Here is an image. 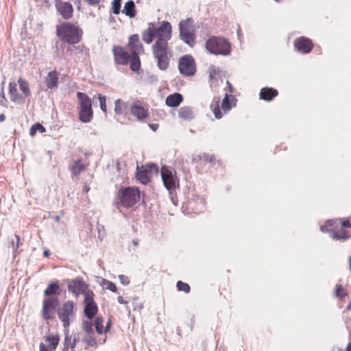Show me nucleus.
<instances>
[{"mask_svg":"<svg viewBox=\"0 0 351 351\" xmlns=\"http://www.w3.org/2000/svg\"><path fill=\"white\" fill-rule=\"evenodd\" d=\"M178 69L181 74L185 76H193L196 72V64L191 55H184L179 58Z\"/></svg>","mask_w":351,"mask_h":351,"instance_id":"obj_7","label":"nucleus"},{"mask_svg":"<svg viewBox=\"0 0 351 351\" xmlns=\"http://www.w3.org/2000/svg\"><path fill=\"white\" fill-rule=\"evenodd\" d=\"M337 351H344V350H343L341 348H339V349H338ZM346 351H351V342L350 343H348V345L347 346Z\"/></svg>","mask_w":351,"mask_h":351,"instance_id":"obj_55","label":"nucleus"},{"mask_svg":"<svg viewBox=\"0 0 351 351\" xmlns=\"http://www.w3.org/2000/svg\"><path fill=\"white\" fill-rule=\"evenodd\" d=\"M112 53L117 64L126 65L128 64L131 55L122 47L114 46L112 49Z\"/></svg>","mask_w":351,"mask_h":351,"instance_id":"obj_14","label":"nucleus"},{"mask_svg":"<svg viewBox=\"0 0 351 351\" xmlns=\"http://www.w3.org/2000/svg\"><path fill=\"white\" fill-rule=\"evenodd\" d=\"M335 294L337 297L342 298L347 295V292L343 289L341 285H337Z\"/></svg>","mask_w":351,"mask_h":351,"instance_id":"obj_41","label":"nucleus"},{"mask_svg":"<svg viewBox=\"0 0 351 351\" xmlns=\"http://www.w3.org/2000/svg\"><path fill=\"white\" fill-rule=\"evenodd\" d=\"M40 351H52V350L50 348H49L48 346H46L43 343H40Z\"/></svg>","mask_w":351,"mask_h":351,"instance_id":"obj_51","label":"nucleus"},{"mask_svg":"<svg viewBox=\"0 0 351 351\" xmlns=\"http://www.w3.org/2000/svg\"><path fill=\"white\" fill-rule=\"evenodd\" d=\"M347 309L348 310H350L351 309V303L347 306Z\"/></svg>","mask_w":351,"mask_h":351,"instance_id":"obj_64","label":"nucleus"},{"mask_svg":"<svg viewBox=\"0 0 351 351\" xmlns=\"http://www.w3.org/2000/svg\"><path fill=\"white\" fill-rule=\"evenodd\" d=\"M54 220L56 221V222H59L60 220V217L59 215H57L54 217Z\"/></svg>","mask_w":351,"mask_h":351,"instance_id":"obj_60","label":"nucleus"},{"mask_svg":"<svg viewBox=\"0 0 351 351\" xmlns=\"http://www.w3.org/2000/svg\"><path fill=\"white\" fill-rule=\"evenodd\" d=\"M226 84L228 86L229 92L230 93H232L233 92V86H232V85L230 84V82L229 81L226 82Z\"/></svg>","mask_w":351,"mask_h":351,"instance_id":"obj_54","label":"nucleus"},{"mask_svg":"<svg viewBox=\"0 0 351 351\" xmlns=\"http://www.w3.org/2000/svg\"><path fill=\"white\" fill-rule=\"evenodd\" d=\"M219 74V70L215 66H211L209 68V77L211 80H217Z\"/></svg>","mask_w":351,"mask_h":351,"instance_id":"obj_40","label":"nucleus"},{"mask_svg":"<svg viewBox=\"0 0 351 351\" xmlns=\"http://www.w3.org/2000/svg\"><path fill=\"white\" fill-rule=\"evenodd\" d=\"M56 7L60 14L64 19H69L73 16V8L69 2L56 1Z\"/></svg>","mask_w":351,"mask_h":351,"instance_id":"obj_16","label":"nucleus"},{"mask_svg":"<svg viewBox=\"0 0 351 351\" xmlns=\"http://www.w3.org/2000/svg\"><path fill=\"white\" fill-rule=\"evenodd\" d=\"M58 75L56 71H50L45 77V83L48 88L53 89L58 86Z\"/></svg>","mask_w":351,"mask_h":351,"instance_id":"obj_21","label":"nucleus"},{"mask_svg":"<svg viewBox=\"0 0 351 351\" xmlns=\"http://www.w3.org/2000/svg\"><path fill=\"white\" fill-rule=\"evenodd\" d=\"M206 48L215 55L228 56L231 51L230 43L223 37H210L206 42Z\"/></svg>","mask_w":351,"mask_h":351,"instance_id":"obj_4","label":"nucleus"},{"mask_svg":"<svg viewBox=\"0 0 351 351\" xmlns=\"http://www.w3.org/2000/svg\"><path fill=\"white\" fill-rule=\"evenodd\" d=\"M94 325L96 331L99 334H103L104 332V328L103 326V319L101 317H97L95 319Z\"/></svg>","mask_w":351,"mask_h":351,"instance_id":"obj_35","label":"nucleus"},{"mask_svg":"<svg viewBox=\"0 0 351 351\" xmlns=\"http://www.w3.org/2000/svg\"><path fill=\"white\" fill-rule=\"evenodd\" d=\"M336 221L333 220H328L325 226H322L320 230L322 232L330 231L331 237L335 240H346L348 237L346 236V232L343 229L335 230L337 227L335 226Z\"/></svg>","mask_w":351,"mask_h":351,"instance_id":"obj_12","label":"nucleus"},{"mask_svg":"<svg viewBox=\"0 0 351 351\" xmlns=\"http://www.w3.org/2000/svg\"><path fill=\"white\" fill-rule=\"evenodd\" d=\"M149 126H150V128H151L152 129H153L154 130H156V128H157V126H156V125H154V124H150V125H149Z\"/></svg>","mask_w":351,"mask_h":351,"instance_id":"obj_62","label":"nucleus"},{"mask_svg":"<svg viewBox=\"0 0 351 351\" xmlns=\"http://www.w3.org/2000/svg\"><path fill=\"white\" fill-rule=\"evenodd\" d=\"M58 304L59 300L56 297L47 298L43 300L41 313L44 319L49 320L53 317Z\"/></svg>","mask_w":351,"mask_h":351,"instance_id":"obj_9","label":"nucleus"},{"mask_svg":"<svg viewBox=\"0 0 351 351\" xmlns=\"http://www.w3.org/2000/svg\"><path fill=\"white\" fill-rule=\"evenodd\" d=\"M122 12L130 18L134 17L136 15L134 2L132 0L126 2L124 5Z\"/></svg>","mask_w":351,"mask_h":351,"instance_id":"obj_26","label":"nucleus"},{"mask_svg":"<svg viewBox=\"0 0 351 351\" xmlns=\"http://www.w3.org/2000/svg\"><path fill=\"white\" fill-rule=\"evenodd\" d=\"M90 188L87 186V185H85L84 186V189H83V191L86 193H87L88 191H89Z\"/></svg>","mask_w":351,"mask_h":351,"instance_id":"obj_59","label":"nucleus"},{"mask_svg":"<svg viewBox=\"0 0 351 351\" xmlns=\"http://www.w3.org/2000/svg\"><path fill=\"white\" fill-rule=\"evenodd\" d=\"M118 278L121 283L123 284V285H128L130 284V280L128 276L123 274H120L119 275Z\"/></svg>","mask_w":351,"mask_h":351,"instance_id":"obj_47","label":"nucleus"},{"mask_svg":"<svg viewBox=\"0 0 351 351\" xmlns=\"http://www.w3.org/2000/svg\"><path fill=\"white\" fill-rule=\"evenodd\" d=\"M58 38L69 44H76L80 42L82 31L74 24L64 22L56 27Z\"/></svg>","mask_w":351,"mask_h":351,"instance_id":"obj_2","label":"nucleus"},{"mask_svg":"<svg viewBox=\"0 0 351 351\" xmlns=\"http://www.w3.org/2000/svg\"><path fill=\"white\" fill-rule=\"evenodd\" d=\"M37 131H39L40 133H43L46 130L40 123H36L30 128L29 135L32 136H34Z\"/></svg>","mask_w":351,"mask_h":351,"instance_id":"obj_34","label":"nucleus"},{"mask_svg":"<svg viewBox=\"0 0 351 351\" xmlns=\"http://www.w3.org/2000/svg\"><path fill=\"white\" fill-rule=\"evenodd\" d=\"M349 264H350V271H351V257L349 259Z\"/></svg>","mask_w":351,"mask_h":351,"instance_id":"obj_63","label":"nucleus"},{"mask_svg":"<svg viewBox=\"0 0 351 351\" xmlns=\"http://www.w3.org/2000/svg\"><path fill=\"white\" fill-rule=\"evenodd\" d=\"M154 38H156V35L152 25H149V28L143 32L142 39L145 43L150 44Z\"/></svg>","mask_w":351,"mask_h":351,"instance_id":"obj_29","label":"nucleus"},{"mask_svg":"<svg viewBox=\"0 0 351 351\" xmlns=\"http://www.w3.org/2000/svg\"><path fill=\"white\" fill-rule=\"evenodd\" d=\"M83 328L89 335L94 333L93 323L90 319L86 320L83 322Z\"/></svg>","mask_w":351,"mask_h":351,"instance_id":"obj_38","label":"nucleus"},{"mask_svg":"<svg viewBox=\"0 0 351 351\" xmlns=\"http://www.w3.org/2000/svg\"><path fill=\"white\" fill-rule=\"evenodd\" d=\"M90 5H97L99 3L101 0H85Z\"/></svg>","mask_w":351,"mask_h":351,"instance_id":"obj_52","label":"nucleus"},{"mask_svg":"<svg viewBox=\"0 0 351 351\" xmlns=\"http://www.w3.org/2000/svg\"><path fill=\"white\" fill-rule=\"evenodd\" d=\"M161 177L165 188L169 191H171L175 189L178 185V180L173 173L167 166H163L161 169Z\"/></svg>","mask_w":351,"mask_h":351,"instance_id":"obj_11","label":"nucleus"},{"mask_svg":"<svg viewBox=\"0 0 351 351\" xmlns=\"http://www.w3.org/2000/svg\"><path fill=\"white\" fill-rule=\"evenodd\" d=\"M65 337L63 343L62 351H69L71 348V350L74 349L77 342L78 341V339L75 335L73 338H72L71 335H69V332L67 329L64 330Z\"/></svg>","mask_w":351,"mask_h":351,"instance_id":"obj_18","label":"nucleus"},{"mask_svg":"<svg viewBox=\"0 0 351 351\" xmlns=\"http://www.w3.org/2000/svg\"><path fill=\"white\" fill-rule=\"evenodd\" d=\"M98 99L99 100V106H100L101 110L104 112H106V96H104V95H101L99 94L98 95Z\"/></svg>","mask_w":351,"mask_h":351,"instance_id":"obj_43","label":"nucleus"},{"mask_svg":"<svg viewBox=\"0 0 351 351\" xmlns=\"http://www.w3.org/2000/svg\"><path fill=\"white\" fill-rule=\"evenodd\" d=\"M128 45L133 51H137L139 48L143 49V45L139 43V38L137 34H133L130 37Z\"/></svg>","mask_w":351,"mask_h":351,"instance_id":"obj_30","label":"nucleus"},{"mask_svg":"<svg viewBox=\"0 0 351 351\" xmlns=\"http://www.w3.org/2000/svg\"><path fill=\"white\" fill-rule=\"evenodd\" d=\"M130 69L134 72H137L141 67L140 58L136 51H132L131 53L130 60Z\"/></svg>","mask_w":351,"mask_h":351,"instance_id":"obj_25","label":"nucleus"},{"mask_svg":"<svg viewBox=\"0 0 351 351\" xmlns=\"http://www.w3.org/2000/svg\"><path fill=\"white\" fill-rule=\"evenodd\" d=\"M192 23L193 20L191 19L181 21L179 23L180 39L191 47L193 46L195 37Z\"/></svg>","mask_w":351,"mask_h":351,"instance_id":"obj_6","label":"nucleus"},{"mask_svg":"<svg viewBox=\"0 0 351 351\" xmlns=\"http://www.w3.org/2000/svg\"><path fill=\"white\" fill-rule=\"evenodd\" d=\"M104 285H106V288L114 293L117 292V288L115 284L111 281L104 280Z\"/></svg>","mask_w":351,"mask_h":351,"instance_id":"obj_42","label":"nucleus"},{"mask_svg":"<svg viewBox=\"0 0 351 351\" xmlns=\"http://www.w3.org/2000/svg\"><path fill=\"white\" fill-rule=\"evenodd\" d=\"M74 303L72 301L64 302L61 308L58 310L59 319L62 322L64 329H67L70 325V320L73 317Z\"/></svg>","mask_w":351,"mask_h":351,"instance_id":"obj_8","label":"nucleus"},{"mask_svg":"<svg viewBox=\"0 0 351 351\" xmlns=\"http://www.w3.org/2000/svg\"><path fill=\"white\" fill-rule=\"evenodd\" d=\"M68 290L71 292L75 297H78L80 294H83L85 296L87 290V285L81 278H76L71 280L68 284Z\"/></svg>","mask_w":351,"mask_h":351,"instance_id":"obj_13","label":"nucleus"},{"mask_svg":"<svg viewBox=\"0 0 351 351\" xmlns=\"http://www.w3.org/2000/svg\"><path fill=\"white\" fill-rule=\"evenodd\" d=\"M59 291V285L57 282H51L48 285L47 287L44 291V295L48 298L53 297V295H58Z\"/></svg>","mask_w":351,"mask_h":351,"instance_id":"obj_24","label":"nucleus"},{"mask_svg":"<svg viewBox=\"0 0 351 351\" xmlns=\"http://www.w3.org/2000/svg\"><path fill=\"white\" fill-rule=\"evenodd\" d=\"M229 97V95L226 93L222 100L221 108L224 112H228L231 109Z\"/></svg>","mask_w":351,"mask_h":351,"instance_id":"obj_36","label":"nucleus"},{"mask_svg":"<svg viewBox=\"0 0 351 351\" xmlns=\"http://www.w3.org/2000/svg\"><path fill=\"white\" fill-rule=\"evenodd\" d=\"M136 177V179L143 184H147L150 182V177L147 170L145 169H139V167H137Z\"/></svg>","mask_w":351,"mask_h":351,"instance_id":"obj_23","label":"nucleus"},{"mask_svg":"<svg viewBox=\"0 0 351 351\" xmlns=\"http://www.w3.org/2000/svg\"><path fill=\"white\" fill-rule=\"evenodd\" d=\"M84 304V313L86 317L89 319H93L97 313L98 307L96 302L94 301V293L92 291H88L86 293Z\"/></svg>","mask_w":351,"mask_h":351,"instance_id":"obj_10","label":"nucleus"},{"mask_svg":"<svg viewBox=\"0 0 351 351\" xmlns=\"http://www.w3.org/2000/svg\"><path fill=\"white\" fill-rule=\"evenodd\" d=\"M43 254H44V256H45V257H47V256H49V251L45 250V251L44 252Z\"/></svg>","mask_w":351,"mask_h":351,"instance_id":"obj_61","label":"nucleus"},{"mask_svg":"<svg viewBox=\"0 0 351 351\" xmlns=\"http://www.w3.org/2000/svg\"><path fill=\"white\" fill-rule=\"evenodd\" d=\"M76 96L80 105V120L84 123H89L93 118L91 100L84 93L77 92Z\"/></svg>","mask_w":351,"mask_h":351,"instance_id":"obj_5","label":"nucleus"},{"mask_svg":"<svg viewBox=\"0 0 351 351\" xmlns=\"http://www.w3.org/2000/svg\"><path fill=\"white\" fill-rule=\"evenodd\" d=\"M294 46L301 53H308L311 51L313 45L309 38L302 36L295 40Z\"/></svg>","mask_w":351,"mask_h":351,"instance_id":"obj_15","label":"nucleus"},{"mask_svg":"<svg viewBox=\"0 0 351 351\" xmlns=\"http://www.w3.org/2000/svg\"><path fill=\"white\" fill-rule=\"evenodd\" d=\"M176 287L179 291H184V293H189L191 288L189 284L185 283L182 281H178L176 284Z\"/></svg>","mask_w":351,"mask_h":351,"instance_id":"obj_37","label":"nucleus"},{"mask_svg":"<svg viewBox=\"0 0 351 351\" xmlns=\"http://www.w3.org/2000/svg\"><path fill=\"white\" fill-rule=\"evenodd\" d=\"M182 101V95L180 93H175L167 97L165 104L169 107H177Z\"/></svg>","mask_w":351,"mask_h":351,"instance_id":"obj_19","label":"nucleus"},{"mask_svg":"<svg viewBox=\"0 0 351 351\" xmlns=\"http://www.w3.org/2000/svg\"><path fill=\"white\" fill-rule=\"evenodd\" d=\"M152 25L157 40L152 46L154 58L157 60V66L161 71H165L169 66L171 53L168 48V40L171 36V25L167 21H163L161 25L155 28Z\"/></svg>","mask_w":351,"mask_h":351,"instance_id":"obj_1","label":"nucleus"},{"mask_svg":"<svg viewBox=\"0 0 351 351\" xmlns=\"http://www.w3.org/2000/svg\"><path fill=\"white\" fill-rule=\"evenodd\" d=\"M110 327V321L109 320L106 324V326L104 328V332H106Z\"/></svg>","mask_w":351,"mask_h":351,"instance_id":"obj_56","label":"nucleus"},{"mask_svg":"<svg viewBox=\"0 0 351 351\" xmlns=\"http://www.w3.org/2000/svg\"><path fill=\"white\" fill-rule=\"evenodd\" d=\"M18 84L19 85L20 90L24 94V97H28L31 93L28 82L20 77L18 80Z\"/></svg>","mask_w":351,"mask_h":351,"instance_id":"obj_32","label":"nucleus"},{"mask_svg":"<svg viewBox=\"0 0 351 351\" xmlns=\"http://www.w3.org/2000/svg\"><path fill=\"white\" fill-rule=\"evenodd\" d=\"M178 116L186 120H191L194 117V114L192 108L189 106H184L180 108L178 111Z\"/></svg>","mask_w":351,"mask_h":351,"instance_id":"obj_27","label":"nucleus"},{"mask_svg":"<svg viewBox=\"0 0 351 351\" xmlns=\"http://www.w3.org/2000/svg\"><path fill=\"white\" fill-rule=\"evenodd\" d=\"M121 7V0H113L112 3V9L114 14H119Z\"/></svg>","mask_w":351,"mask_h":351,"instance_id":"obj_39","label":"nucleus"},{"mask_svg":"<svg viewBox=\"0 0 351 351\" xmlns=\"http://www.w3.org/2000/svg\"><path fill=\"white\" fill-rule=\"evenodd\" d=\"M132 244L134 247H136L138 245V239H134L132 240Z\"/></svg>","mask_w":351,"mask_h":351,"instance_id":"obj_57","label":"nucleus"},{"mask_svg":"<svg viewBox=\"0 0 351 351\" xmlns=\"http://www.w3.org/2000/svg\"><path fill=\"white\" fill-rule=\"evenodd\" d=\"M131 113L138 120H143L147 115V110L141 105L134 104L131 106Z\"/></svg>","mask_w":351,"mask_h":351,"instance_id":"obj_22","label":"nucleus"},{"mask_svg":"<svg viewBox=\"0 0 351 351\" xmlns=\"http://www.w3.org/2000/svg\"><path fill=\"white\" fill-rule=\"evenodd\" d=\"M117 206L131 207L140 200V191L136 187H121L117 193Z\"/></svg>","mask_w":351,"mask_h":351,"instance_id":"obj_3","label":"nucleus"},{"mask_svg":"<svg viewBox=\"0 0 351 351\" xmlns=\"http://www.w3.org/2000/svg\"><path fill=\"white\" fill-rule=\"evenodd\" d=\"M82 341L88 346H95L97 343L96 339L93 336L90 335L88 337L84 338Z\"/></svg>","mask_w":351,"mask_h":351,"instance_id":"obj_44","label":"nucleus"},{"mask_svg":"<svg viewBox=\"0 0 351 351\" xmlns=\"http://www.w3.org/2000/svg\"><path fill=\"white\" fill-rule=\"evenodd\" d=\"M16 243L14 240L12 241V247L13 251L15 252L21 244L19 236L15 234Z\"/></svg>","mask_w":351,"mask_h":351,"instance_id":"obj_46","label":"nucleus"},{"mask_svg":"<svg viewBox=\"0 0 351 351\" xmlns=\"http://www.w3.org/2000/svg\"><path fill=\"white\" fill-rule=\"evenodd\" d=\"M45 340L48 343L49 348L53 351L56 349L59 343V337L58 335H48L45 337Z\"/></svg>","mask_w":351,"mask_h":351,"instance_id":"obj_31","label":"nucleus"},{"mask_svg":"<svg viewBox=\"0 0 351 351\" xmlns=\"http://www.w3.org/2000/svg\"><path fill=\"white\" fill-rule=\"evenodd\" d=\"M6 99L5 97L3 89L2 88L1 92V98H0V105L1 106H5Z\"/></svg>","mask_w":351,"mask_h":351,"instance_id":"obj_50","label":"nucleus"},{"mask_svg":"<svg viewBox=\"0 0 351 351\" xmlns=\"http://www.w3.org/2000/svg\"><path fill=\"white\" fill-rule=\"evenodd\" d=\"M350 221L348 219H343L341 222L340 229H343V228H350Z\"/></svg>","mask_w":351,"mask_h":351,"instance_id":"obj_49","label":"nucleus"},{"mask_svg":"<svg viewBox=\"0 0 351 351\" xmlns=\"http://www.w3.org/2000/svg\"><path fill=\"white\" fill-rule=\"evenodd\" d=\"M117 300H118V302L119 304H128V301L125 300L122 296H119Z\"/></svg>","mask_w":351,"mask_h":351,"instance_id":"obj_53","label":"nucleus"},{"mask_svg":"<svg viewBox=\"0 0 351 351\" xmlns=\"http://www.w3.org/2000/svg\"><path fill=\"white\" fill-rule=\"evenodd\" d=\"M16 84L15 82H10L9 84V93L10 95V99L13 101H17L22 99L23 97L19 94L16 88Z\"/></svg>","mask_w":351,"mask_h":351,"instance_id":"obj_28","label":"nucleus"},{"mask_svg":"<svg viewBox=\"0 0 351 351\" xmlns=\"http://www.w3.org/2000/svg\"><path fill=\"white\" fill-rule=\"evenodd\" d=\"M5 114H0V121H1V122H3V121H5Z\"/></svg>","mask_w":351,"mask_h":351,"instance_id":"obj_58","label":"nucleus"},{"mask_svg":"<svg viewBox=\"0 0 351 351\" xmlns=\"http://www.w3.org/2000/svg\"><path fill=\"white\" fill-rule=\"evenodd\" d=\"M199 160H204V161H209L212 162L215 160V156L214 155H209L208 154L204 153L199 156Z\"/></svg>","mask_w":351,"mask_h":351,"instance_id":"obj_45","label":"nucleus"},{"mask_svg":"<svg viewBox=\"0 0 351 351\" xmlns=\"http://www.w3.org/2000/svg\"><path fill=\"white\" fill-rule=\"evenodd\" d=\"M278 90L271 87H265L260 91V99L270 101L278 95Z\"/></svg>","mask_w":351,"mask_h":351,"instance_id":"obj_17","label":"nucleus"},{"mask_svg":"<svg viewBox=\"0 0 351 351\" xmlns=\"http://www.w3.org/2000/svg\"><path fill=\"white\" fill-rule=\"evenodd\" d=\"M84 169V165L82 163L80 160L76 161L71 167L73 174L77 176L80 174Z\"/></svg>","mask_w":351,"mask_h":351,"instance_id":"obj_33","label":"nucleus"},{"mask_svg":"<svg viewBox=\"0 0 351 351\" xmlns=\"http://www.w3.org/2000/svg\"><path fill=\"white\" fill-rule=\"evenodd\" d=\"M114 112L118 117L117 118V121L123 123L124 122L120 120L119 117L125 114L127 110V104L123 100L118 99L114 101Z\"/></svg>","mask_w":351,"mask_h":351,"instance_id":"obj_20","label":"nucleus"},{"mask_svg":"<svg viewBox=\"0 0 351 351\" xmlns=\"http://www.w3.org/2000/svg\"><path fill=\"white\" fill-rule=\"evenodd\" d=\"M213 113H214V115L216 119H221L222 117V113L221 112V110L219 107H216L214 110H213Z\"/></svg>","mask_w":351,"mask_h":351,"instance_id":"obj_48","label":"nucleus"}]
</instances>
